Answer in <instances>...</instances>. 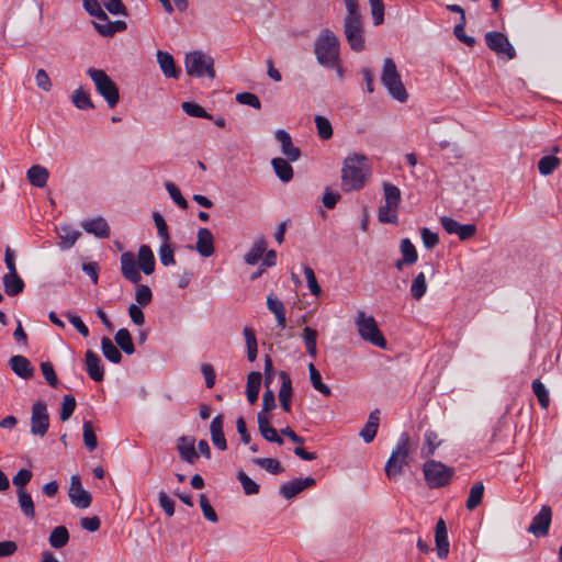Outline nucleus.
I'll return each mask as SVG.
<instances>
[{"instance_id":"obj_13","label":"nucleus","mask_w":562,"mask_h":562,"mask_svg":"<svg viewBox=\"0 0 562 562\" xmlns=\"http://www.w3.org/2000/svg\"><path fill=\"white\" fill-rule=\"evenodd\" d=\"M552 512L550 506H542L540 512L532 518L531 524L528 527V532L536 537H544L549 532L551 524Z\"/></svg>"},{"instance_id":"obj_32","label":"nucleus","mask_w":562,"mask_h":562,"mask_svg":"<svg viewBox=\"0 0 562 562\" xmlns=\"http://www.w3.org/2000/svg\"><path fill=\"white\" fill-rule=\"evenodd\" d=\"M267 249V240L263 237L258 238L245 255L244 261L249 266H255L261 259Z\"/></svg>"},{"instance_id":"obj_17","label":"nucleus","mask_w":562,"mask_h":562,"mask_svg":"<svg viewBox=\"0 0 562 562\" xmlns=\"http://www.w3.org/2000/svg\"><path fill=\"white\" fill-rule=\"evenodd\" d=\"M190 249L196 250L204 258L211 257L215 251L212 232L206 227L200 228L198 240L194 246H190Z\"/></svg>"},{"instance_id":"obj_38","label":"nucleus","mask_w":562,"mask_h":562,"mask_svg":"<svg viewBox=\"0 0 562 562\" xmlns=\"http://www.w3.org/2000/svg\"><path fill=\"white\" fill-rule=\"evenodd\" d=\"M308 372H310V381L313 385V387L318 391L324 396L331 395V390L328 385L323 383L322 375L319 371L316 369V367L313 363L308 364Z\"/></svg>"},{"instance_id":"obj_6","label":"nucleus","mask_w":562,"mask_h":562,"mask_svg":"<svg viewBox=\"0 0 562 562\" xmlns=\"http://www.w3.org/2000/svg\"><path fill=\"white\" fill-rule=\"evenodd\" d=\"M423 472L430 488L445 487L454 476L453 468L436 460H427L423 465Z\"/></svg>"},{"instance_id":"obj_10","label":"nucleus","mask_w":562,"mask_h":562,"mask_svg":"<svg viewBox=\"0 0 562 562\" xmlns=\"http://www.w3.org/2000/svg\"><path fill=\"white\" fill-rule=\"evenodd\" d=\"M49 427V415L47 404L44 401H36L32 406L31 432L44 437Z\"/></svg>"},{"instance_id":"obj_52","label":"nucleus","mask_w":562,"mask_h":562,"mask_svg":"<svg viewBox=\"0 0 562 562\" xmlns=\"http://www.w3.org/2000/svg\"><path fill=\"white\" fill-rule=\"evenodd\" d=\"M277 265V251L271 249L268 250L265 255V258L262 259V262L257 271H255L250 279L256 280L258 279L266 270V268L274 267Z\"/></svg>"},{"instance_id":"obj_27","label":"nucleus","mask_w":562,"mask_h":562,"mask_svg":"<svg viewBox=\"0 0 562 562\" xmlns=\"http://www.w3.org/2000/svg\"><path fill=\"white\" fill-rule=\"evenodd\" d=\"M138 269L148 276L155 270V256L147 245H142L138 249Z\"/></svg>"},{"instance_id":"obj_34","label":"nucleus","mask_w":562,"mask_h":562,"mask_svg":"<svg viewBox=\"0 0 562 562\" xmlns=\"http://www.w3.org/2000/svg\"><path fill=\"white\" fill-rule=\"evenodd\" d=\"M271 166H272L277 177L282 182H289L290 180H292V178H293V168L288 162V160H285L283 158H280V157L273 158L271 160Z\"/></svg>"},{"instance_id":"obj_22","label":"nucleus","mask_w":562,"mask_h":562,"mask_svg":"<svg viewBox=\"0 0 562 562\" xmlns=\"http://www.w3.org/2000/svg\"><path fill=\"white\" fill-rule=\"evenodd\" d=\"M157 63L167 78L178 79L181 75V70L176 66L175 59L171 54L164 50H157L156 53Z\"/></svg>"},{"instance_id":"obj_24","label":"nucleus","mask_w":562,"mask_h":562,"mask_svg":"<svg viewBox=\"0 0 562 562\" xmlns=\"http://www.w3.org/2000/svg\"><path fill=\"white\" fill-rule=\"evenodd\" d=\"M194 445L195 439L193 437L182 436L178 439L177 449L180 458L190 464H193L199 458Z\"/></svg>"},{"instance_id":"obj_44","label":"nucleus","mask_w":562,"mask_h":562,"mask_svg":"<svg viewBox=\"0 0 562 562\" xmlns=\"http://www.w3.org/2000/svg\"><path fill=\"white\" fill-rule=\"evenodd\" d=\"M181 109L189 116L213 120V116L198 103L186 101L182 102Z\"/></svg>"},{"instance_id":"obj_61","label":"nucleus","mask_w":562,"mask_h":562,"mask_svg":"<svg viewBox=\"0 0 562 562\" xmlns=\"http://www.w3.org/2000/svg\"><path fill=\"white\" fill-rule=\"evenodd\" d=\"M32 472L27 469H21L13 476L12 483L18 488V492H21L25 485L31 481Z\"/></svg>"},{"instance_id":"obj_4","label":"nucleus","mask_w":562,"mask_h":562,"mask_svg":"<svg viewBox=\"0 0 562 562\" xmlns=\"http://www.w3.org/2000/svg\"><path fill=\"white\" fill-rule=\"evenodd\" d=\"M381 82L393 99L400 102L407 101L408 93L402 82L401 75L397 71L396 64L390 57H386L383 60Z\"/></svg>"},{"instance_id":"obj_8","label":"nucleus","mask_w":562,"mask_h":562,"mask_svg":"<svg viewBox=\"0 0 562 562\" xmlns=\"http://www.w3.org/2000/svg\"><path fill=\"white\" fill-rule=\"evenodd\" d=\"M88 76L93 81L97 91L104 98L110 108H114L120 101L116 83L102 69L89 68Z\"/></svg>"},{"instance_id":"obj_5","label":"nucleus","mask_w":562,"mask_h":562,"mask_svg":"<svg viewBox=\"0 0 562 562\" xmlns=\"http://www.w3.org/2000/svg\"><path fill=\"white\" fill-rule=\"evenodd\" d=\"M355 324L357 326L359 336L363 340L381 349L387 348V341L379 329L378 323L373 316L366 315L363 311H359L357 313Z\"/></svg>"},{"instance_id":"obj_43","label":"nucleus","mask_w":562,"mask_h":562,"mask_svg":"<svg viewBox=\"0 0 562 562\" xmlns=\"http://www.w3.org/2000/svg\"><path fill=\"white\" fill-rule=\"evenodd\" d=\"M560 165V159L552 155H547L538 161V169L542 176L551 175Z\"/></svg>"},{"instance_id":"obj_42","label":"nucleus","mask_w":562,"mask_h":562,"mask_svg":"<svg viewBox=\"0 0 562 562\" xmlns=\"http://www.w3.org/2000/svg\"><path fill=\"white\" fill-rule=\"evenodd\" d=\"M400 249L406 265H414L417 261V250L408 238L402 239Z\"/></svg>"},{"instance_id":"obj_31","label":"nucleus","mask_w":562,"mask_h":562,"mask_svg":"<svg viewBox=\"0 0 562 562\" xmlns=\"http://www.w3.org/2000/svg\"><path fill=\"white\" fill-rule=\"evenodd\" d=\"M316 481L312 476L296 477L280 486L279 492H303L315 485Z\"/></svg>"},{"instance_id":"obj_51","label":"nucleus","mask_w":562,"mask_h":562,"mask_svg":"<svg viewBox=\"0 0 562 562\" xmlns=\"http://www.w3.org/2000/svg\"><path fill=\"white\" fill-rule=\"evenodd\" d=\"M83 9L100 21H108V15L101 8L98 0H83Z\"/></svg>"},{"instance_id":"obj_45","label":"nucleus","mask_w":562,"mask_h":562,"mask_svg":"<svg viewBox=\"0 0 562 562\" xmlns=\"http://www.w3.org/2000/svg\"><path fill=\"white\" fill-rule=\"evenodd\" d=\"M427 291L426 277L424 272H419L413 280L411 285V294L415 300H420Z\"/></svg>"},{"instance_id":"obj_3","label":"nucleus","mask_w":562,"mask_h":562,"mask_svg":"<svg viewBox=\"0 0 562 562\" xmlns=\"http://www.w3.org/2000/svg\"><path fill=\"white\" fill-rule=\"evenodd\" d=\"M408 453L409 436L407 432H402L396 446L392 450L391 456L385 463L384 471L390 481H398L404 469L408 467Z\"/></svg>"},{"instance_id":"obj_62","label":"nucleus","mask_w":562,"mask_h":562,"mask_svg":"<svg viewBox=\"0 0 562 562\" xmlns=\"http://www.w3.org/2000/svg\"><path fill=\"white\" fill-rule=\"evenodd\" d=\"M19 504L25 516L33 518L35 516L34 503L31 497L32 494H18Z\"/></svg>"},{"instance_id":"obj_37","label":"nucleus","mask_w":562,"mask_h":562,"mask_svg":"<svg viewBox=\"0 0 562 562\" xmlns=\"http://www.w3.org/2000/svg\"><path fill=\"white\" fill-rule=\"evenodd\" d=\"M114 339L119 348L126 355H133L135 352L132 336L126 328H120L116 331Z\"/></svg>"},{"instance_id":"obj_35","label":"nucleus","mask_w":562,"mask_h":562,"mask_svg":"<svg viewBox=\"0 0 562 562\" xmlns=\"http://www.w3.org/2000/svg\"><path fill=\"white\" fill-rule=\"evenodd\" d=\"M69 541V531L65 526L55 527L48 538L49 544L55 549L64 548Z\"/></svg>"},{"instance_id":"obj_19","label":"nucleus","mask_w":562,"mask_h":562,"mask_svg":"<svg viewBox=\"0 0 562 562\" xmlns=\"http://www.w3.org/2000/svg\"><path fill=\"white\" fill-rule=\"evenodd\" d=\"M257 423L260 435L268 442H273L277 445H283V438L281 434L277 431L274 427L271 426L269 416L263 413L257 414Z\"/></svg>"},{"instance_id":"obj_16","label":"nucleus","mask_w":562,"mask_h":562,"mask_svg":"<svg viewBox=\"0 0 562 562\" xmlns=\"http://www.w3.org/2000/svg\"><path fill=\"white\" fill-rule=\"evenodd\" d=\"M56 234L59 238L57 246L60 250L70 249L81 236V233L69 224L56 226Z\"/></svg>"},{"instance_id":"obj_18","label":"nucleus","mask_w":562,"mask_h":562,"mask_svg":"<svg viewBox=\"0 0 562 562\" xmlns=\"http://www.w3.org/2000/svg\"><path fill=\"white\" fill-rule=\"evenodd\" d=\"M435 543L439 559H446L449 554V539L446 521L439 518L435 528Z\"/></svg>"},{"instance_id":"obj_21","label":"nucleus","mask_w":562,"mask_h":562,"mask_svg":"<svg viewBox=\"0 0 562 562\" xmlns=\"http://www.w3.org/2000/svg\"><path fill=\"white\" fill-rule=\"evenodd\" d=\"M81 227L86 233L92 234L97 238L102 239L110 236V226L102 216L82 221Z\"/></svg>"},{"instance_id":"obj_56","label":"nucleus","mask_w":562,"mask_h":562,"mask_svg":"<svg viewBox=\"0 0 562 562\" xmlns=\"http://www.w3.org/2000/svg\"><path fill=\"white\" fill-rule=\"evenodd\" d=\"M153 218L161 241H170V234L164 216L159 212H154Z\"/></svg>"},{"instance_id":"obj_55","label":"nucleus","mask_w":562,"mask_h":562,"mask_svg":"<svg viewBox=\"0 0 562 562\" xmlns=\"http://www.w3.org/2000/svg\"><path fill=\"white\" fill-rule=\"evenodd\" d=\"M76 398L72 395H65L61 403L60 420H68L76 409Z\"/></svg>"},{"instance_id":"obj_12","label":"nucleus","mask_w":562,"mask_h":562,"mask_svg":"<svg viewBox=\"0 0 562 562\" xmlns=\"http://www.w3.org/2000/svg\"><path fill=\"white\" fill-rule=\"evenodd\" d=\"M440 223L448 234L458 235L462 241L472 238L476 234V226L474 224H460L449 216H442Z\"/></svg>"},{"instance_id":"obj_28","label":"nucleus","mask_w":562,"mask_h":562,"mask_svg":"<svg viewBox=\"0 0 562 562\" xmlns=\"http://www.w3.org/2000/svg\"><path fill=\"white\" fill-rule=\"evenodd\" d=\"M262 375L258 371L250 372L247 376L246 395L250 404H255L259 396Z\"/></svg>"},{"instance_id":"obj_11","label":"nucleus","mask_w":562,"mask_h":562,"mask_svg":"<svg viewBox=\"0 0 562 562\" xmlns=\"http://www.w3.org/2000/svg\"><path fill=\"white\" fill-rule=\"evenodd\" d=\"M485 43L487 47L497 55H505L507 59H514L516 57L515 48L507 36L501 32H487L485 34Z\"/></svg>"},{"instance_id":"obj_1","label":"nucleus","mask_w":562,"mask_h":562,"mask_svg":"<svg viewBox=\"0 0 562 562\" xmlns=\"http://www.w3.org/2000/svg\"><path fill=\"white\" fill-rule=\"evenodd\" d=\"M367 157L364 155H349L341 169V181L345 191L360 190L366 181Z\"/></svg>"},{"instance_id":"obj_41","label":"nucleus","mask_w":562,"mask_h":562,"mask_svg":"<svg viewBox=\"0 0 562 562\" xmlns=\"http://www.w3.org/2000/svg\"><path fill=\"white\" fill-rule=\"evenodd\" d=\"M71 101L79 110L93 109L94 104L90 99V94L82 88H78L72 92Z\"/></svg>"},{"instance_id":"obj_59","label":"nucleus","mask_w":562,"mask_h":562,"mask_svg":"<svg viewBox=\"0 0 562 562\" xmlns=\"http://www.w3.org/2000/svg\"><path fill=\"white\" fill-rule=\"evenodd\" d=\"M374 25H380L384 21V3L383 0H369Z\"/></svg>"},{"instance_id":"obj_29","label":"nucleus","mask_w":562,"mask_h":562,"mask_svg":"<svg viewBox=\"0 0 562 562\" xmlns=\"http://www.w3.org/2000/svg\"><path fill=\"white\" fill-rule=\"evenodd\" d=\"M4 292L9 296H15L20 294L24 289V282L18 273L8 272L2 278Z\"/></svg>"},{"instance_id":"obj_46","label":"nucleus","mask_w":562,"mask_h":562,"mask_svg":"<svg viewBox=\"0 0 562 562\" xmlns=\"http://www.w3.org/2000/svg\"><path fill=\"white\" fill-rule=\"evenodd\" d=\"M532 392L536 395L540 406L542 408H548L550 403V397L548 390L546 389L544 384L540 380H533L532 381Z\"/></svg>"},{"instance_id":"obj_63","label":"nucleus","mask_w":562,"mask_h":562,"mask_svg":"<svg viewBox=\"0 0 562 562\" xmlns=\"http://www.w3.org/2000/svg\"><path fill=\"white\" fill-rule=\"evenodd\" d=\"M423 244L427 249L435 248L439 243V237L437 233H434L427 227H423L420 231Z\"/></svg>"},{"instance_id":"obj_7","label":"nucleus","mask_w":562,"mask_h":562,"mask_svg":"<svg viewBox=\"0 0 562 562\" xmlns=\"http://www.w3.org/2000/svg\"><path fill=\"white\" fill-rule=\"evenodd\" d=\"M184 66L190 77L201 78L207 76L211 79L215 78L214 59L200 50L187 54Z\"/></svg>"},{"instance_id":"obj_9","label":"nucleus","mask_w":562,"mask_h":562,"mask_svg":"<svg viewBox=\"0 0 562 562\" xmlns=\"http://www.w3.org/2000/svg\"><path fill=\"white\" fill-rule=\"evenodd\" d=\"M344 33L346 40L353 52L364 49V30L361 13L346 14L344 19Z\"/></svg>"},{"instance_id":"obj_47","label":"nucleus","mask_w":562,"mask_h":562,"mask_svg":"<svg viewBox=\"0 0 562 562\" xmlns=\"http://www.w3.org/2000/svg\"><path fill=\"white\" fill-rule=\"evenodd\" d=\"M317 134L322 139H329L333 136V127L329 120L323 115L315 116Z\"/></svg>"},{"instance_id":"obj_60","label":"nucleus","mask_w":562,"mask_h":562,"mask_svg":"<svg viewBox=\"0 0 562 562\" xmlns=\"http://www.w3.org/2000/svg\"><path fill=\"white\" fill-rule=\"evenodd\" d=\"M42 373L46 380V382L52 386L56 387L58 385V378L54 370L52 362L45 361L41 363Z\"/></svg>"},{"instance_id":"obj_33","label":"nucleus","mask_w":562,"mask_h":562,"mask_svg":"<svg viewBox=\"0 0 562 562\" xmlns=\"http://www.w3.org/2000/svg\"><path fill=\"white\" fill-rule=\"evenodd\" d=\"M441 445L438 434L435 430L428 429L424 434V446L420 454L423 458H429L435 453V450Z\"/></svg>"},{"instance_id":"obj_57","label":"nucleus","mask_w":562,"mask_h":562,"mask_svg":"<svg viewBox=\"0 0 562 562\" xmlns=\"http://www.w3.org/2000/svg\"><path fill=\"white\" fill-rule=\"evenodd\" d=\"M200 506L203 513V516L206 520L211 522H217L218 517L214 508L212 507L209 498L205 494H200Z\"/></svg>"},{"instance_id":"obj_36","label":"nucleus","mask_w":562,"mask_h":562,"mask_svg":"<svg viewBox=\"0 0 562 562\" xmlns=\"http://www.w3.org/2000/svg\"><path fill=\"white\" fill-rule=\"evenodd\" d=\"M101 350L103 356L112 363H120L122 361V353L119 348L112 342L109 337L101 339Z\"/></svg>"},{"instance_id":"obj_26","label":"nucleus","mask_w":562,"mask_h":562,"mask_svg":"<svg viewBox=\"0 0 562 562\" xmlns=\"http://www.w3.org/2000/svg\"><path fill=\"white\" fill-rule=\"evenodd\" d=\"M379 424L380 411L376 408L370 413L364 427L359 432L364 442L370 443L373 441L378 432Z\"/></svg>"},{"instance_id":"obj_39","label":"nucleus","mask_w":562,"mask_h":562,"mask_svg":"<svg viewBox=\"0 0 562 562\" xmlns=\"http://www.w3.org/2000/svg\"><path fill=\"white\" fill-rule=\"evenodd\" d=\"M384 199L386 209H397L401 201V190L391 183H384Z\"/></svg>"},{"instance_id":"obj_30","label":"nucleus","mask_w":562,"mask_h":562,"mask_svg":"<svg viewBox=\"0 0 562 562\" xmlns=\"http://www.w3.org/2000/svg\"><path fill=\"white\" fill-rule=\"evenodd\" d=\"M26 177L32 186L36 188H44L47 183L49 172L45 167L34 165L27 170Z\"/></svg>"},{"instance_id":"obj_23","label":"nucleus","mask_w":562,"mask_h":562,"mask_svg":"<svg viewBox=\"0 0 562 562\" xmlns=\"http://www.w3.org/2000/svg\"><path fill=\"white\" fill-rule=\"evenodd\" d=\"M279 378L281 380V386L278 394L280 405L285 413H291V397L293 393L291 378L285 371H280Z\"/></svg>"},{"instance_id":"obj_48","label":"nucleus","mask_w":562,"mask_h":562,"mask_svg":"<svg viewBox=\"0 0 562 562\" xmlns=\"http://www.w3.org/2000/svg\"><path fill=\"white\" fill-rule=\"evenodd\" d=\"M158 255L162 266L168 267L175 265V250L169 241L161 243Z\"/></svg>"},{"instance_id":"obj_50","label":"nucleus","mask_w":562,"mask_h":562,"mask_svg":"<svg viewBox=\"0 0 562 562\" xmlns=\"http://www.w3.org/2000/svg\"><path fill=\"white\" fill-rule=\"evenodd\" d=\"M82 428H83V442H85L86 448L89 451L95 450V448L98 446V439H97V436H95V432H94L91 422L86 420L83 423Z\"/></svg>"},{"instance_id":"obj_64","label":"nucleus","mask_w":562,"mask_h":562,"mask_svg":"<svg viewBox=\"0 0 562 562\" xmlns=\"http://www.w3.org/2000/svg\"><path fill=\"white\" fill-rule=\"evenodd\" d=\"M65 316L68 318L69 323L78 330L80 335H82L83 337L89 336L88 326L82 322V319L78 315L68 312L65 314Z\"/></svg>"},{"instance_id":"obj_49","label":"nucleus","mask_w":562,"mask_h":562,"mask_svg":"<svg viewBox=\"0 0 562 562\" xmlns=\"http://www.w3.org/2000/svg\"><path fill=\"white\" fill-rule=\"evenodd\" d=\"M254 463L272 474H279V473L283 472V468L277 459L257 458V459H254Z\"/></svg>"},{"instance_id":"obj_25","label":"nucleus","mask_w":562,"mask_h":562,"mask_svg":"<svg viewBox=\"0 0 562 562\" xmlns=\"http://www.w3.org/2000/svg\"><path fill=\"white\" fill-rule=\"evenodd\" d=\"M9 362L12 371L20 378L27 380L33 376L34 369L26 357L16 355Z\"/></svg>"},{"instance_id":"obj_2","label":"nucleus","mask_w":562,"mask_h":562,"mask_svg":"<svg viewBox=\"0 0 562 562\" xmlns=\"http://www.w3.org/2000/svg\"><path fill=\"white\" fill-rule=\"evenodd\" d=\"M314 53L317 63L325 67H334L339 58V41L329 29H323L315 40Z\"/></svg>"},{"instance_id":"obj_58","label":"nucleus","mask_w":562,"mask_h":562,"mask_svg":"<svg viewBox=\"0 0 562 562\" xmlns=\"http://www.w3.org/2000/svg\"><path fill=\"white\" fill-rule=\"evenodd\" d=\"M236 101L240 104L251 106L256 110L261 109V102L259 98L251 92H240L236 94Z\"/></svg>"},{"instance_id":"obj_20","label":"nucleus","mask_w":562,"mask_h":562,"mask_svg":"<svg viewBox=\"0 0 562 562\" xmlns=\"http://www.w3.org/2000/svg\"><path fill=\"white\" fill-rule=\"evenodd\" d=\"M277 140L281 145V153L288 158L289 161H296L301 157V150L294 146L290 134L284 130H277L274 133Z\"/></svg>"},{"instance_id":"obj_54","label":"nucleus","mask_w":562,"mask_h":562,"mask_svg":"<svg viewBox=\"0 0 562 562\" xmlns=\"http://www.w3.org/2000/svg\"><path fill=\"white\" fill-rule=\"evenodd\" d=\"M166 190L168 191L172 201L182 210L188 209V201L182 196L179 188L170 181L165 183Z\"/></svg>"},{"instance_id":"obj_40","label":"nucleus","mask_w":562,"mask_h":562,"mask_svg":"<svg viewBox=\"0 0 562 562\" xmlns=\"http://www.w3.org/2000/svg\"><path fill=\"white\" fill-rule=\"evenodd\" d=\"M317 336H318L317 330L314 328L306 326L303 329V339H304L306 352L313 359H315L317 356V349H316Z\"/></svg>"},{"instance_id":"obj_15","label":"nucleus","mask_w":562,"mask_h":562,"mask_svg":"<svg viewBox=\"0 0 562 562\" xmlns=\"http://www.w3.org/2000/svg\"><path fill=\"white\" fill-rule=\"evenodd\" d=\"M121 272L126 280L134 284L139 283L142 280L133 252L126 251L121 255Z\"/></svg>"},{"instance_id":"obj_53","label":"nucleus","mask_w":562,"mask_h":562,"mask_svg":"<svg viewBox=\"0 0 562 562\" xmlns=\"http://www.w3.org/2000/svg\"><path fill=\"white\" fill-rule=\"evenodd\" d=\"M153 300V292L148 285L138 284L135 292V301L138 306L146 307Z\"/></svg>"},{"instance_id":"obj_14","label":"nucleus","mask_w":562,"mask_h":562,"mask_svg":"<svg viewBox=\"0 0 562 562\" xmlns=\"http://www.w3.org/2000/svg\"><path fill=\"white\" fill-rule=\"evenodd\" d=\"M85 368L90 379L95 382L104 380V366L101 358L92 350H87L85 355Z\"/></svg>"}]
</instances>
